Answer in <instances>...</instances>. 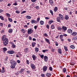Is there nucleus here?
Returning a JSON list of instances; mask_svg holds the SVG:
<instances>
[{
    "mask_svg": "<svg viewBox=\"0 0 77 77\" xmlns=\"http://www.w3.org/2000/svg\"><path fill=\"white\" fill-rule=\"evenodd\" d=\"M63 36H65V37H66V36H68V35L66 34H63Z\"/></svg>",
    "mask_w": 77,
    "mask_h": 77,
    "instance_id": "obj_53",
    "label": "nucleus"
},
{
    "mask_svg": "<svg viewBox=\"0 0 77 77\" xmlns=\"http://www.w3.org/2000/svg\"><path fill=\"white\" fill-rule=\"evenodd\" d=\"M43 36H44L47 37L48 36V35L46 33H45L43 34Z\"/></svg>",
    "mask_w": 77,
    "mask_h": 77,
    "instance_id": "obj_47",
    "label": "nucleus"
},
{
    "mask_svg": "<svg viewBox=\"0 0 77 77\" xmlns=\"http://www.w3.org/2000/svg\"><path fill=\"white\" fill-rule=\"evenodd\" d=\"M3 25V23H0V26H2Z\"/></svg>",
    "mask_w": 77,
    "mask_h": 77,
    "instance_id": "obj_62",
    "label": "nucleus"
},
{
    "mask_svg": "<svg viewBox=\"0 0 77 77\" xmlns=\"http://www.w3.org/2000/svg\"><path fill=\"white\" fill-rule=\"evenodd\" d=\"M7 50V48H3V51H6Z\"/></svg>",
    "mask_w": 77,
    "mask_h": 77,
    "instance_id": "obj_42",
    "label": "nucleus"
},
{
    "mask_svg": "<svg viewBox=\"0 0 77 77\" xmlns=\"http://www.w3.org/2000/svg\"><path fill=\"white\" fill-rule=\"evenodd\" d=\"M67 32L69 33H72V30L70 29H69L67 30Z\"/></svg>",
    "mask_w": 77,
    "mask_h": 77,
    "instance_id": "obj_14",
    "label": "nucleus"
},
{
    "mask_svg": "<svg viewBox=\"0 0 77 77\" xmlns=\"http://www.w3.org/2000/svg\"><path fill=\"white\" fill-rule=\"evenodd\" d=\"M32 57L33 59V60H35L36 59V57L34 55H33L32 56Z\"/></svg>",
    "mask_w": 77,
    "mask_h": 77,
    "instance_id": "obj_25",
    "label": "nucleus"
},
{
    "mask_svg": "<svg viewBox=\"0 0 77 77\" xmlns=\"http://www.w3.org/2000/svg\"><path fill=\"white\" fill-rule=\"evenodd\" d=\"M49 70L50 71H52L53 70V68H52V67H50L49 68Z\"/></svg>",
    "mask_w": 77,
    "mask_h": 77,
    "instance_id": "obj_51",
    "label": "nucleus"
},
{
    "mask_svg": "<svg viewBox=\"0 0 77 77\" xmlns=\"http://www.w3.org/2000/svg\"><path fill=\"white\" fill-rule=\"evenodd\" d=\"M35 50L36 52H38V51H39V48H36L35 49Z\"/></svg>",
    "mask_w": 77,
    "mask_h": 77,
    "instance_id": "obj_34",
    "label": "nucleus"
},
{
    "mask_svg": "<svg viewBox=\"0 0 77 77\" xmlns=\"http://www.w3.org/2000/svg\"><path fill=\"white\" fill-rule=\"evenodd\" d=\"M12 29H10L8 30V32L9 33H12Z\"/></svg>",
    "mask_w": 77,
    "mask_h": 77,
    "instance_id": "obj_35",
    "label": "nucleus"
},
{
    "mask_svg": "<svg viewBox=\"0 0 77 77\" xmlns=\"http://www.w3.org/2000/svg\"><path fill=\"white\" fill-rule=\"evenodd\" d=\"M40 20V18L39 17H38L37 19L36 22H37V23H39Z\"/></svg>",
    "mask_w": 77,
    "mask_h": 77,
    "instance_id": "obj_38",
    "label": "nucleus"
},
{
    "mask_svg": "<svg viewBox=\"0 0 77 77\" xmlns=\"http://www.w3.org/2000/svg\"><path fill=\"white\" fill-rule=\"evenodd\" d=\"M22 32H23V33H25L26 32V30H25L24 29H23L21 30Z\"/></svg>",
    "mask_w": 77,
    "mask_h": 77,
    "instance_id": "obj_26",
    "label": "nucleus"
},
{
    "mask_svg": "<svg viewBox=\"0 0 77 77\" xmlns=\"http://www.w3.org/2000/svg\"><path fill=\"white\" fill-rule=\"evenodd\" d=\"M26 19H31V17L29 16H26Z\"/></svg>",
    "mask_w": 77,
    "mask_h": 77,
    "instance_id": "obj_28",
    "label": "nucleus"
},
{
    "mask_svg": "<svg viewBox=\"0 0 77 77\" xmlns=\"http://www.w3.org/2000/svg\"><path fill=\"white\" fill-rule=\"evenodd\" d=\"M58 30H62V28H60V27H59L57 28Z\"/></svg>",
    "mask_w": 77,
    "mask_h": 77,
    "instance_id": "obj_48",
    "label": "nucleus"
},
{
    "mask_svg": "<svg viewBox=\"0 0 77 77\" xmlns=\"http://www.w3.org/2000/svg\"><path fill=\"white\" fill-rule=\"evenodd\" d=\"M37 27H38V26H35L34 27V28L35 30H36L37 29Z\"/></svg>",
    "mask_w": 77,
    "mask_h": 77,
    "instance_id": "obj_57",
    "label": "nucleus"
},
{
    "mask_svg": "<svg viewBox=\"0 0 77 77\" xmlns=\"http://www.w3.org/2000/svg\"><path fill=\"white\" fill-rule=\"evenodd\" d=\"M70 65H72V66H73V65H75V63L74 62H71L70 63Z\"/></svg>",
    "mask_w": 77,
    "mask_h": 77,
    "instance_id": "obj_39",
    "label": "nucleus"
},
{
    "mask_svg": "<svg viewBox=\"0 0 77 77\" xmlns=\"http://www.w3.org/2000/svg\"><path fill=\"white\" fill-rule=\"evenodd\" d=\"M15 66H16L15 65H11V68H15Z\"/></svg>",
    "mask_w": 77,
    "mask_h": 77,
    "instance_id": "obj_33",
    "label": "nucleus"
},
{
    "mask_svg": "<svg viewBox=\"0 0 77 77\" xmlns=\"http://www.w3.org/2000/svg\"><path fill=\"white\" fill-rule=\"evenodd\" d=\"M45 40L48 44H50V40L48 39L47 38H45Z\"/></svg>",
    "mask_w": 77,
    "mask_h": 77,
    "instance_id": "obj_17",
    "label": "nucleus"
},
{
    "mask_svg": "<svg viewBox=\"0 0 77 77\" xmlns=\"http://www.w3.org/2000/svg\"><path fill=\"white\" fill-rule=\"evenodd\" d=\"M57 50L58 53H60V54H61L62 53V50H61V49H58Z\"/></svg>",
    "mask_w": 77,
    "mask_h": 77,
    "instance_id": "obj_16",
    "label": "nucleus"
},
{
    "mask_svg": "<svg viewBox=\"0 0 77 77\" xmlns=\"http://www.w3.org/2000/svg\"><path fill=\"white\" fill-rule=\"evenodd\" d=\"M8 20L10 22H12V19L9 18V17L8 18Z\"/></svg>",
    "mask_w": 77,
    "mask_h": 77,
    "instance_id": "obj_45",
    "label": "nucleus"
},
{
    "mask_svg": "<svg viewBox=\"0 0 77 77\" xmlns=\"http://www.w3.org/2000/svg\"><path fill=\"white\" fill-rule=\"evenodd\" d=\"M54 43H55L56 46H58V42H55Z\"/></svg>",
    "mask_w": 77,
    "mask_h": 77,
    "instance_id": "obj_41",
    "label": "nucleus"
},
{
    "mask_svg": "<svg viewBox=\"0 0 77 77\" xmlns=\"http://www.w3.org/2000/svg\"><path fill=\"white\" fill-rule=\"evenodd\" d=\"M0 72H2V73H3L4 72H5V68L2 67V70H0Z\"/></svg>",
    "mask_w": 77,
    "mask_h": 77,
    "instance_id": "obj_12",
    "label": "nucleus"
},
{
    "mask_svg": "<svg viewBox=\"0 0 77 77\" xmlns=\"http://www.w3.org/2000/svg\"><path fill=\"white\" fill-rule=\"evenodd\" d=\"M44 60L45 62H47L48 61V57L47 56H45L44 57Z\"/></svg>",
    "mask_w": 77,
    "mask_h": 77,
    "instance_id": "obj_15",
    "label": "nucleus"
},
{
    "mask_svg": "<svg viewBox=\"0 0 77 77\" xmlns=\"http://www.w3.org/2000/svg\"><path fill=\"white\" fill-rule=\"evenodd\" d=\"M31 67L32 69H36L35 65L33 64H31Z\"/></svg>",
    "mask_w": 77,
    "mask_h": 77,
    "instance_id": "obj_2",
    "label": "nucleus"
},
{
    "mask_svg": "<svg viewBox=\"0 0 77 77\" xmlns=\"http://www.w3.org/2000/svg\"><path fill=\"white\" fill-rule=\"evenodd\" d=\"M31 23L33 24H37V22H36V20H31Z\"/></svg>",
    "mask_w": 77,
    "mask_h": 77,
    "instance_id": "obj_10",
    "label": "nucleus"
},
{
    "mask_svg": "<svg viewBox=\"0 0 77 77\" xmlns=\"http://www.w3.org/2000/svg\"><path fill=\"white\" fill-rule=\"evenodd\" d=\"M53 23V21L52 20H51L48 21V24H50H50L52 23Z\"/></svg>",
    "mask_w": 77,
    "mask_h": 77,
    "instance_id": "obj_27",
    "label": "nucleus"
},
{
    "mask_svg": "<svg viewBox=\"0 0 77 77\" xmlns=\"http://www.w3.org/2000/svg\"><path fill=\"white\" fill-rule=\"evenodd\" d=\"M64 48L65 50V51H68V48H67V47H66L64 46Z\"/></svg>",
    "mask_w": 77,
    "mask_h": 77,
    "instance_id": "obj_44",
    "label": "nucleus"
},
{
    "mask_svg": "<svg viewBox=\"0 0 77 77\" xmlns=\"http://www.w3.org/2000/svg\"><path fill=\"white\" fill-rule=\"evenodd\" d=\"M35 44H36V43L35 42H33L32 43V47H35Z\"/></svg>",
    "mask_w": 77,
    "mask_h": 77,
    "instance_id": "obj_37",
    "label": "nucleus"
},
{
    "mask_svg": "<svg viewBox=\"0 0 77 77\" xmlns=\"http://www.w3.org/2000/svg\"><path fill=\"white\" fill-rule=\"evenodd\" d=\"M54 50H55V49H54L53 48H52L51 49L52 52H54Z\"/></svg>",
    "mask_w": 77,
    "mask_h": 77,
    "instance_id": "obj_52",
    "label": "nucleus"
},
{
    "mask_svg": "<svg viewBox=\"0 0 77 77\" xmlns=\"http://www.w3.org/2000/svg\"><path fill=\"white\" fill-rule=\"evenodd\" d=\"M76 35H77V32H73L72 33V36H75Z\"/></svg>",
    "mask_w": 77,
    "mask_h": 77,
    "instance_id": "obj_24",
    "label": "nucleus"
},
{
    "mask_svg": "<svg viewBox=\"0 0 77 77\" xmlns=\"http://www.w3.org/2000/svg\"><path fill=\"white\" fill-rule=\"evenodd\" d=\"M13 5H14V6H17V5H18V4L17 2H15L14 4H13Z\"/></svg>",
    "mask_w": 77,
    "mask_h": 77,
    "instance_id": "obj_56",
    "label": "nucleus"
},
{
    "mask_svg": "<svg viewBox=\"0 0 77 77\" xmlns=\"http://www.w3.org/2000/svg\"><path fill=\"white\" fill-rule=\"evenodd\" d=\"M57 9H58V8H57V7H55L54 9V12H56L57 11Z\"/></svg>",
    "mask_w": 77,
    "mask_h": 77,
    "instance_id": "obj_23",
    "label": "nucleus"
},
{
    "mask_svg": "<svg viewBox=\"0 0 77 77\" xmlns=\"http://www.w3.org/2000/svg\"><path fill=\"white\" fill-rule=\"evenodd\" d=\"M11 65H16V62L15 61H13L11 62Z\"/></svg>",
    "mask_w": 77,
    "mask_h": 77,
    "instance_id": "obj_13",
    "label": "nucleus"
},
{
    "mask_svg": "<svg viewBox=\"0 0 77 77\" xmlns=\"http://www.w3.org/2000/svg\"><path fill=\"white\" fill-rule=\"evenodd\" d=\"M7 53H8V54H14V51H8L7 52Z\"/></svg>",
    "mask_w": 77,
    "mask_h": 77,
    "instance_id": "obj_11",
    "label": "nucleus"
},
{
    "mask_svg": "<svg viewBox=\"0 0 77 77\" xmlns=\"http://www.w3.org/2000/svg\"><path fill=\"white\" fill-rule=\"evenodd\" d=\"M50 12L51 14L52 15H53V12L52 10H50Z\"/></svg>",
    "mask_w": 77,
    "mask_h": 77,
    "instance_id": "obj_40",
    "label": "nucleus"
},
{
    "mask_svg": "<svg viewBox=\"0 0 77 77\" xmlns=\"http://www.w3.org/2000/svg\"><path fill=\"white\" fill-rule=\"evenodd\" d=\"M16 56L17 57H21V54L20 53V52H18L17 54L16 55Z\"/></svg>",
    "mask_w": 77,
    "mask_h": 77,
    "instance_id": "obj_4",
    "label": "nucleus"
},
{
    "mask_svg": "<svg viewBox=\"0 0 77 77\" xmlns=\"http://www.w3.org/2000/svg\"><path fill=\"white\" fill-rule=\"evenodd\" d=\"M66 71V69L65 68H63V72H64V73H65V72Z\"/></svg>",
    "mask_w": 77,
    "mask_h": 77,
    "instance_id": "obj_29",
    "label": "nucleus"
},
{
    "mask_svg": "<svg viewBox=\"0 0 77 77\" xmlns=\"http://www.w3.org/2000/svg\"><path fill=\"white\" fill-rule=\"evenodd\" d=\"M41 76H42V77H44V76H45V75L43 74H41Z\"/></svg>",
    "mask_w": 77,
    "mask_h": 77,
    "instance_id": "obj_60",
    "label": "nucleus"
},
{
    "mask_svg": "<svg viewBox=\"0 0 77 77\" xmlns=\"http://www.w3.org/2000/svg\"><path fill=\"white\" fill-rule=\"evenodd\" d=\"M15 12L16 13V14H20V12L19 11H15Z\"/></svg>",
    "mask_w": 77,
    "mask_h": 77,
    "instance_id": "obj_49",
    "label": "nucleus"
},
{
    "mask_svg": "<svg viewBox=\"0 0 77 77\" xmlns=\"http://www.w3.org/2000/svg\"><path fill=\"white\" fill-rule=\"evenodd\" d=\"M57 22H60V19L59 17H57Z\"/></svg>",
    "mask_w": 77,
    "mask_h": 77,
    "instance_id": "obj_21",
    "label": "nucleus"
},
{
    "mask_svg": "<svg viewBox=\"0 0 77 77\" xmlns=\"http://www.w3.org/2000/svg\"><path fill=\"white\" fill-rule=\"evenodd\" d=\"M46 27L47 28V29H49V25H46Z\"/></svg>",
    "mask_w": 77,
    "mask_h": 77,
    "instance_id": "obj_63",
    "label": "nucleus"
},
{
    "mask_svg": "<svg viewBox=\"0 0 77 77\" xmlns=\"http://www.w3.org/2000/svg\"><path fill=\"white\" fill-rule=\"evenodd\" d=\"M29 61L27 60H26V64L28 65H29Z\"/></svg>",
    "mask_w": 77,
    "mask_h": 77,
    "instance_id": "obj_59",
    "label": "nucleus"
},
{
    "mask_svg": "<svg viewBox=\"0 0 77 77\" xmlns=\"http://www.w3.org/2000/svg\"><path fill=\"white\" fill-rule=\"evenodd\" d=\"M0 18L2 20V21H4V17H3V16H0Z\"/></svg>",
    "mask_w": 77,
    "mask_h": 77,
    "instance_id": "obj_30",
    "label": "nucleus"
},
{
    "mask_svg": "<svg viewBox=\"0 0 77 77\" xmlns=\"http://www.w3.org/2000/svg\"><path fill=\"white\" fill-rule=\"evenodd\" d=\"M70 48L72 49H74L75 48V46L73 45H71L70 46Z\"/></svg>",
    "mask_w": 77,
    "mask_h": 77,
    "instance_id": "obj_32",
    "label": "nucleus"
},
{
    "mask_svg": "<svg viewBox=\"0 0 77 77\" xmlns=\"http://www.w3.org/2000/svg\"><path fill=\"white\" fill-rule=\"evenodd\" d=\"M2 41H3V43L5 46L8 44V39L6 37V35H3L2 38Z\"/></svg>",
    "mask_w": 77,
    "mask_h": 77,
    "instance_id": "obj_1",
    "label": "nucleus"
},
{
    "mask_svg": "<svg viewBox=\"0 0 77 77\" xmlns=\"http://www.w3.org/2000/svg\"><path fill=\"white\" fill-rule=\"evenodd\" d=\"M64 19L65 20H68L69 19V17L68 15H65Z\"/></svg>",
    "mask_w": 77,
    "mask_h": 77,
    "instance_id": "obj_18",
    "label": "nucleus"
},
{
    "mask_svg": "<svg viewBox=\"0 0 77 77\" xmlns=\"http://www.w3.org/2000/svg\"><path fill=\"white\" fill-rule=\"evenodd\" d=\"M59 15L60 20H63L64 18H63V16L60 14H59Z\"/></svg>",
    "mask_w": 77,
    "mask_h": 77,
    "instance_id": "obj_5",
    "label": "nucleus"
},
{
    "mask_svg": "<svg viewBox=\"0 0 77 77\" xmlns=\"http://www.w3.org/2000/svg\"><path fill=\"white\" fill-rule=\"evenodd\" d=\"M3 12V11L2 10L0 9V13H2Z\"/></svg>",
    "mask_w": 77,
    "mask_h": 77,
    "instance_id": "obj_64",
    "label": "nucleus"
},
{
    "mask_svg": "<svg viewBox=\"0 0 77 77\" xmlns=\"http://www.w3.org/2000/svg\"><path fill=\"white\" fill-rule=\"evenodd\" d=\"M26 11H22V12H21V14H24V13H26Z\"/></svg>",
    "mask_w": 77,
    "mask_h": 77,
    "instance_id": "obj_54",
    "label": "nucleus"
},
{
    "mask_svg": "<svg viewBox=\"0 0 77 77\" xmlns=\"http://www.w3.org/2000/svg\"><path fill=\"white\" fill-rule=\"evenodd\" d=\"M47 68L48 67L47 66H44L43 68V71H44V72H45L47 70Z\"/></svg>",
    "mask_w": 77,
    "mask_h": 77,
    "instance_id": "obj_7",
    "label": "nucleus"
},
{
    "mask_svg": "<svg viewBox=\"0 0 77 77\" xmlns=\"http://www.w3.org/2000/svg\"><path fill=\"white\" fill-rule=\"evenodd\" d=\"M16 47V46H15V45L14 44L13 45H12V48H15V47Z\"/></svg>",
    "mask_w": 77,
    "mask_h": 77,
    "instance_id": "obj_43",
    "label": "nucleus"
},
{
    "mask_svg": "<svg viewBox=\"0 0 77 77\" xmlns=\"http://www.w3.org/2000/svg\"><path fill=\"white\" fill-rule=\"evenodd\" d=\"M51 29H55V26H54V25L53 24L51 26Z\"/></svg>",
    "mask_w": 77,
    "mask_h": 77,
    "instance_id": "obj_20",
    "label": "nucleus"
},
{
    "mask_svg": "<svg viewBox=\"0 0 77 77\" xmlns=\"http://www.w3.org/2000/svg\"><path fill=\"white\" fill-rule=\"evenodd\" d=\"M44 21L41 20L40 22V24L41 25H43V24H44Z\"/></svg>",
    "mask_w": 77,
    "mask_h": 77,
    "instance_id": "obj_31",
    "label": "nucleus"
},
{
    "mask_svg": "<svg viewBox=\"0 0 77 77\" xmlns=\"http://www.w3.org/2000/svg\"><path fill=\"white\" fill-rule=\"evenodd\" d=\"M67 29V28L65 26H63L62 27V30L63 32H65L66 30Z\"/></svg>",
    "mask_w": 77,
    "mask_h": 77,
    "instance_id": "obj_8",
    "label": "nucleus"
},
{
    "mask_svg": "<svg viewBox=\"0 0 77 77\" xmlns=\"http://www.w3.org/2000/svg\"><path fill=\"white\" fill-rule=\"evenodd\" d=\"M11 27V25L10 24H9L8 25V27H9V28Z\"/></svg>",
    "mask_w": 77,
    "mask_h": 77,
    "instance_id": "obj_61",
    "label": "nucleus"
},
{
    "mask_svg": "<svg viewBox=\"0 0 77 77\" xmlns=\"http://www.w3.org/2000/svg\"><path fill=\"white\" fill-rule=\"evenodd\" d=\"M48 51V49H46V50H43L42 51V52L43 53H45V52H47V51Z\"/></svg>",
    "mask_w": 77,
    "mask_h": 77,
    "instance_id": "obj_36",
    "label": "nucleus"
},
{
    "mask_svg": "<svg viewBox=\"0 0 77 77\" xmlns=\"http://www.w3.org/2000/svg\"><path fill=\"white\" fill-rule=\"evenodd\" d=\"M24 51L25 53H28L29 51V49L28 48H26L24 50Z\"/></svg>",
    "mask_w": 77,
    "mask_h": 77,
    "instance_id": "obj_19",
    "label": "nucleus"
},
{
    "mask_svg": "<svg viewBox=\"0 0 77 77\" xmlns=\"http://www.w3.org/2000/svg\"><path fill=\"white\" fill-rule=\"evenodd\" d=\"M0 32L1 33H4V32H5V31H4V30H2Z\"/></svg>",
    "mask_w": 77,
    "mask_h": 77,
    "instance_id": "obj_55",
    "label": "nucleus"
},
{
    "mask_svg": "<svg viewBox=\"0 0 77 77\" xmlns=\"http://www.w3.org/2000/svg\"><path fill=\"white\" fill-rule=\"evenodd\" d=\"M6 15L7 16V17H9L11 16V15L8 13H6Z\"/></svg>",
    "mask_w": 77,
    "mask_h": 77,
    "instance_id": "obj_50",
    "label": "nucleus"
},
{
    "mask_svg": "<svg viewBox=\"0 0 77 77\" xmlns=\"http://www.w3.org/2000/svg\"><path fill=\"white\" fill-rule=\"evenodd\" d=\"M33 32V30H32L31 29H28V34H31Z\"/></svg>",
    "mask_w": 77,
    "mask_h": 77,
    "instance_id": "obj_6",
    "label": "nucleus"
},
{
    "mask_svg": "<svg viewBox=\"0 0 77 77\" xmlns=\"http://www.w3.org/2000/svg\"><path fill=\"white\" fill-rule=\"evenodd\" d=\"M63 35H60V39L61 41H63L64 40L63 39Z\"/></svg>",
    "mask_w": 77,
    "mask_h": 77,
    "instance_id": "obj_3",
    "label": "nucleus"
},
{
    "mask_svg": "<svg viewBox=\"0 0 77 77\" xmlns=\"http://www.w3.org/2000/svg\"><path fill=\"white\" fill-rule=\"evenodd\" d=\"M39 56L41 57V58H42V59H43V57H44V55L43 54L42 55H39Z\"/></svg>",
    "mask_w": 77,
    "mask_h": 77,
    "instance_id": "obj_46",
    "label": "nucleus"
},
{
    "mask_svg": "<svg viewBox=\"0 0 77 77\" xmlns=\"http://www.w3.org/2000/svg\"><path fill=\"white\" fill-rule=\"evenodd\" d=\"M35 8L36 9H39V7L38 6H36L35 7Z\"/></svg>",
    "mask_w": 77,
    "mask_h": 77,
    "instance_id": "obj_58",
    "label": "nucleus"
},
{
    "mask_svg": "<svg viewBox=\"0 0 77 77\" xmlns=\"http://www.w3.org/2000/svg\"><path fill=\"white\" fill-rule=\"evenodd\" d=\"M46 75L47 77H50V76H51V74H50V73H47L46 74Z\"/></svg>",
    "mask_w": 77,
    "mask_h": 77,
    "instance_id": "obj_22",
    "label": "nucleus"
},
{
    "mask_svg": "<svg viewBox=\"0 0 77 77\" xmlns=\"http://www.w3.org/2000/svg\"><path fill=\"white\" fill-rule=\"evenodd\" d=\"M49 2L51 5L53 6L54 5V2L53 0H49Z\"/></svg>",
    "mask_w": 77,
    "mask_h": 77,
    "instance_id": "obj_9",
    "label": "nucleus"
}]
</instances>
